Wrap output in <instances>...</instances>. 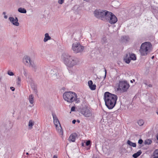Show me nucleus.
<instances>
[{"instance_id":"40","label":"nucleus","mask_w":158,"mask_h":158,"mask_svg":"<svg viewBox=\"0 0 158 158\" xmlns=\"http://www.w3.org/2000/svg\"><path fill=\"white\" fill-rule=\"evenodd\" d=\"M105 75L104 78H105L106 77V69H105Z\"/></svg>"},{"instance_id":"29","label":"nucleus","mask_w":158,"mask_h":158,"mask_svg":"<svg viewBox=\"0 0 158 158\" xmlns=\"http://www.w3.org/2000/svg\"><path fill=\"white\" fill-rule=\"evenodd\" d=\"M23 74L26 77H27V70L24 67L23 68Z\"/></svg>"},{"instance_id":"6","label":"nucleus","mask_w":158,"mask_h":158,"mask_svg":"<svg viewBox=\"0 0 158 158\" xmlns=\"http://www.w3.org/2000/svg\"><path fill=\"white\" fill-rule=\"evenodd\" d=\"M109 11L101 10H96L94 12V15L96 18L103 20L106 19Z\"/></svg>"},{"instance_id":"45","label":"nucleus","mask_w":158,"mask_h":158,"mask_svg":"<svg viewBox=\"0 0 158 158\" xmlns=\"http://www.w3.org/2000/svg\"><path fill=\"white\" fill-rule=\"evenodd\" d=\"M77 122H78V123H80V121L79 120H78L77 119Z\"/></svg>"},{"instance_id":"3","label":"nucleus","mask_w":158,"mask_h":158,"mask_svg":"<svg viewBox=\"0 0 158 158\" xmlns=\"http://www.w3.org/2000/svg\"><path fill=\"white\" fill-rule=\"evenodd\" d=\"M63 98L65 101L69 103H72L74 101L76 103L80 102L77 98V94L74 92H65L63 94Z\"/></svg>"},{"instance_id":"22","label":"nucleus","mask_w":158,"mask_h":158,"mask_svg":"<svg viewBox=\"0 0 158 158\" xmlns=\"http://www.w3.org/2000/svg\"><path fill=\"white\" fill-rule=\"evenodd\" d=\"M18 10L19 12L25 14L27 12V11L25 9L21 7L19 8Z\"/></svg>"},{"instance_id":"25","label":"nucleus","mask_w":158,"mask_h":158,"mask_svg":"<svg viewBox=\"0 0 158 158\" xmlns=\"http://www.w3.org/2000/svg\"><path fill=\"white\" fill-rule=\"evenodd\" d=\"M130 58L131 60H135L136 59V56L135 54L132 53L130 54Z\"/></svg>"},{"instance_id":"43","label":"nucleus","mask_w":158,"mask_h":158,"mask_svg":"<svg viewBox=\"0 0 158 158\" xmlns=\"http://www.w3.org/2000/svg\"><path fill=\"white\" fill-rule=\"evenodd\" d=\"M133 81H135V80L133 79L132 80H131L130 81H131V83H133Z\"/></svg>"},{"instance_id":"31","label":"nucleus","mask_w":158,"mask_h":158,"mask_svg":"<svg viewBox=\"0 0 158 158\" xmlns=\"http://www.w3.org/2000/svg\"><path fill=\"white\" fill-rule=\"evenodd\" d=\"M21 81V79L20 77H18L16 83L18 85H20V82Z\"/></svg>"},{"instance_id":"37","label":"nucleus","mask_w":158,"mask_h":158,"mask_svg":"<svg viewBox=\"0 0 158 158\" xmlns=\"http://www.w3.org/2000/svg\"><path fill=\"white\" fill-rule=\"evenodd\" d=\"M60 127L61 129H60V131L59 132V133H60V135H62L63 134V131H62V128L61 127V126Z\"/></svg>"},{"instance_id":"39","label":"nucleus","mask_w":158,"mask_h":158,"mask_svg":"<svg viewBox=\"0 0 158 158\" xmlns=\"http://www.w3.org/2000/svg\"><path fill=\"white\" fill-rule=\"evenodd\" d=\"M76 120L75 119H74L72 121V123L73 124H75V123L76 122Z\"/></svg>"},{"instance_id":"38","label":"nucleus","mask_w":158,"mask_h":158,"mask_svg":"<svg viewBox=\"0 0 158 158\" xmlns=\"http://www.w3.org/2000/svg\"><path fill=\"white\" fill-rule=\"evenodd\" d=\"M10 89L13 91H14L15 90V88L13 87H11Z\"/></svg>"},{"instance_id":"28","label":"nucleus","mask_w":158,"mask_h":158,"mask_svg":"<svg viewBox=\"0 0 158 158\" xmlns=\"http://www.w3.org/2000/svg\"><path fill=\"white\" fill-rule=\"evenodd\" d=\"M152 142V140L150 139H147L144 141L145 144H149Z\"/></svg>"},{"instance_id":"13","label":"nucleus","mask_w":158,"mask_h":158,"mask_svg":"<svg viewBox=\"0 0 158 158\" xmlns=\"http://www.w3.org/2000/svg\"><path fill=\"white\" fill-rule=\"evenodd\" d=\"M29 67H30L31 69L35 72H36L39 70L38 66L33 62L31 63Z\"/></svg>"},{"instance_id":"35","label":"nucleus","mask_w":158,"mask_h":158,"mask_svg":"<svg viewBox=\"0 0 158 158\" xmlns=\"http://www.w3.org/2000/svg\"><path fill=\"white\" fill-rule=\"evenodd\" d=\"M75 110V107L74 106H72L71 109V111H73Z\"/></svg>"},{"instance_id":"19","label":"nucleus","mask_w":158,"mask_h":158,"mask_svg":"<svg viewBox=\"0 0 158 158\" xmlns=\"http://www.w3.org/2000/svg\"><path fill=\"white\" fill-rule=\"evenodd\" d=\"M142 153V152L141 150L139 151L136 153H134L132 155V156L134 158H137Z\"/></svg>"},{"instance_id":"30","label":"nucleus","mask_w":158,"mask_h":158,"mask_svg":"<svg viewBox=\"0 0 158 158\" xmlns=\"http://www.w3.org/2000/svg\"><path fill=\"white\" fill-rule=\"evenodd\" d=\"M131 60V59L130 58V57H128L127 58L124 59V61L127 64L129 63L130 62Z\"/></svg>"},{"instance_id":"2","label":"nucleus","mask_w":158,"mask_h":158,"mask_svg":"<svg viewBox=\"0 0 158 158\" xmlns=\"http://www.w3.org/2000/svg\"><path fill=\"white\" fill-rule=\"evenodd\" d=\"M63 57L64 64L69 67H72L79 63V58L74 56L64 54H63Z\"/></svg>"},{"instance_id":"52","label":"nucleus","mask_w":158,"mask_h":158,"mask_svg":"<svg viewBox=\"0 0 158 158\" xmlns=\"http://www.w3.org/2000/svg\"><path fill=\"white\" fill-rule=\"evenodd\" d=\"M154 57V56H152V59H153Z\"/></svg>"},{"instance_id":"11","label":"nucleus","mask_w":158,"mask_h":158,"mask_svg":"<svg viewBox=\"0 0 158 158\" xmlns=\"http://www.w3.org/2000/svg\"><path fill=\"white\" fill-rule=\"evenodd\" d=\"M50 74V76L52 77V79L55 80L57 78V75L58 74V73L56 69H51Z\"/></svg>"},{"instance_id":"14","label":"nucleus","mask_w":158,"mask_h":158,"mask_svg":"<svg viewBox=\"0 0 158 158\" xmlns=\"http://www.w3.org/2000/svg\"><path fill=\"white\" fill-rule=\"evenodd\" d=\"M52 115L53 116V122L54 124L55 125L56 127H57L58 126V125L59 124L60 127V122L57 118V116L54 113H52Z\"/></svg>"},{"instance_id":"20","label":"nucleus","mask_w":158,"mask_h":158,"mask_svg":"<svg viewBox=\"0 0 158 158\" xmlns=\"http://www.w3.org/2000/svg\"><path fill=\"white\" fill-rule=\"evenodd\" d=\"M127 144L129 146L133 147H135L136 146V144L135 143H133L129 140H127Z\"/></svg>"},{"instance_id":"34","label":"nucleus","mask_w":158,"mask_h":158,"mask_svg":"<svg viewBox=\"0 0 158 158\" xmlns=\"http://www.w3.org/2000/svg\"><path fill=\"white\" fill-rule=\"evenodd\" d=\"M143 142V140L141 139H140L138 142V143L139 144H142Z\"/></svg>"},{"instance_id":"18","label":"nucleus","mask_w":158,"mask_h":158,"mask_svg":"<svg viewBox=\"0 0 158 158\" xmlns=\"http://www.w3.org/2000/svg\"><path fill=\"white\" fill-rule=\"evenodd\" d=\"M45 37L44 39V42H46L48 40L51 39V37L49 36V34L48 33H46L45 34Z\"/></svg>"},{"instance_id":"12","label":"nucleus","mask_w":158,"mask_h":158,"mask_svg":"<svg viewBox=\"0 0 158 158\" xmlns=\"http://www.w3.org/2000/svg\"><path fill=\"white\" fill-rule=\"evenodd\" d=\"M9 19L10 22L14 25L18 26L19 25V23L18 21V19L17 17H15V19L13 17H10L9 18Z\"/></svg>"},{"instance_id":"33","label":"nucleus","mask_w":158,"mask_h":158,"mask_svg":"<svg viewBox=\"0 0 158 158\" xmlns=\"http://www.w3.org/2000/svg\"><path fill=\"white\" fill-rule=\"evenodd\" d=\"M91 143L90 141V140H88L85 143L86 145L87 146H89L90 145Z\"/></svg>"},{"instance_id":"4","label":"nucleus","mask_w":158,"mask_h":158,"mask_svg":"<svg viewBox=\"0 0 158 158\" xmlns=\"http://www.w3.org/2000/svg\"><path fill=\"white\" fill-rule=\"evenodd\" d=\"M152 45L149 42H145L142 44L139 52L142 56H145L151 50Z\"/></svg>"},{"instance_id":"27","label":"nucleus","mask_w":158,"mask_h":158,"mask_svg":"<svg viewBox=\"0 0 158 158\" xmlns=\"http://www.w3.org/2000/svg\"><path fill=\"white\" fill-rule=\"evenodd\" d=\"M144 123V122L142 119H140L138 122V124L140 126H142Z\"/></svg>"},{"instance_id":"42","label":"nucleus","mask_w":158,"mask_h":158,"mask_svg":"<svg viewBox=\"0 0 158 158\" xmlns=\"http://www.w3.org/2000/svg\"><path fill=\"white\" fill-rule=\"evenodd\" d=\"M53 158H57V156L56 155H54L53 157Z\"/></svg>"},{"instance_id":"41","label":"nucleus","mask_w":158,"mask_h":158,"mask_svg":"<svg viewBox=\"0 0 158 158\" xmlns=\"http://www.w3.org/2000/svg\"><path fill=\"white\" fill-rule=\"evenodd\" d=\"M152 84H150L148 85V87H152Z\"/></svg>"},{"instance_id":"17","label":"nucleus","mask_w":158,"mask_h":158,"mask_svg":"<svg viewBox=\"0 0 158 158\" xmlns=\"http://www.w3.org/2000/svg\"><path fill=\"white\" fill-rule=\"evenodd\" d=\"M88 84L90 89L91 90H94L96 89V85L95 84H93L92 81L90 80L88 81Z\"/></svg>"},{"instance_id":"50","label":"nucleus","mask_w":158,"mask_h":158,"mask_svg":"<svg viewBox=\"0 0 158 158\" xmlns=\"http://www.w3.org/2000/svg\"><path fill=\"white\" fill-rule=\"evenodd\" d=\"M26 154L27 155H28L29 154V153L28 152H27L26 153Z\"/></svg>"},{"instance_id":"5","label":"nucleus","mask_w":158,"mask_h":158,"mask_svg":"<svg viewBox=\"0 0 158 158\" xmlns=\"http://www.w3.org/2000/svg\"><path fill=\"white\" fill-rule=\"evenodd\" d=\"M85 48V47L81 45L79 43H74L72 44V50L74 53H82Z\"/></svg>"},{"instance_id":"1","label":"nucleus","mask_w":158,"mask_h":158,"mask_svg":"<svg viewBox=\"0 0 158 158\" xmlns=\"http://www.w3.org/2000/svg\"><path fill=\"white\" fill-rule=\"evenodd\" d=\"M118 98L117 96L109 92L104 94V100L105 105L109 109H113L115 106Z\"/></svg>"},{"instance_id":"10","label":"nucleus","mask_w":158,"mask_h":158,"mask_svg":"<svg viewBox=\"0 0 158 158\" xmlns=\"http://www.w3.org/2000/svg\"><path fill=\"white\" fill-rule=\"evenodd\" d=\"M81 113L86 117H89L92 116V114L90 110L86 108L82 109Z\"/></svg>"},{"instance_id":"7","label":"nucleus","mask_w":158,"mask_h":158,"mask_svg":"<svg viewBox=\"0 0 158 158\" xmlns=\"http://www.w3.org/2000/svg\"><path fill=\"white\" fill-rule=\"evenodd\" d=\"M130 87L129 84L125 81H119L118 90H120L123 92L127 91Z\"/></svg>"},{"instance_id":"15","label":"nucleus","mask_w":158,"mask_h":158,"mask_svg":"<svg viewBox=\"0 0 158 158\" xmlns=\"http://www.w3.org/2000/svg\"><path fill=\"white\" fill-rule=\"evenodd\" d=\"M77 136V134L75 133H73L71 134L69 138V141L70 142H75L76 138Z\"/></svg>"},{"instance_id":"9","label":"nucleus","mask_w":158,"mask_h":158,"mask_svg":"<svg viewBox=\"0 0 158 158\" xmlns=\"http://www.w3.org/2000/svg\"><path fill=\"white\" fill-rule=\"evenodd\" d=\"M33 62L31 60L30 57L27 56H24L23 59V62L26 65L29 66L31 63Z\"/></svg>"},{"instance_id":"21","label":"nucleus","mask_w":158,"mask_h":158,"mask_svg":"<svg viewBox=\"0 0 158 158\" xmlns=\"http://www.w3.org/2000/svg\"><path fill=\"white\" fill-rule=\"evenodd\" d=\"M34 125V122H33L32 120H30L29 121L28 123V129L31 130L32 129L33 126Z\"/></svg>"},{"instance_id":"36","label":"nucleus","mask_w":158,"mask_h":158,"mask_svg":"<svg viewBox=\"0 0 158 158\" xmlns=\"http://www.w3.org/2000/svg\"><path fill=\"white\" fill-rule=\"evenodd\" d=\"M64 0H59L58 2L60 4H62L64 2Z\"/></svg>"},{"instance_id":"23","label":"nucleus","mask_w":158,"mask_h":158,"mask_svg":"<svg viewBox=\"0 0 158 158\" xmlns=\"http://www.w3.org/2000/svg\"><path fill=\"white\" fill-rule=\"evenodd\" d=\"M34 96L33 94H31L29 96V100L31 104H33L34 102Z\"/></svg>"},{"instance_id":"47","label":"nucleus","mask_w":158,"mask_h":158,"mask_svg":"<svg viewBox=\"0 0 158 158\" xmlns=\"http://www.w3.org/2000/svg\"><path fill=\"white\" fill-rule=\"evenodd\" d=\"M2 78V77L1 76H0V81H1Z\"/></svg>"},{"instance_id":"16","label":"nucleus","mask_w":158,"mask_h":158,"mask_svg":"<svg viewBox=\"0 0 158 158\" xmlns=\"http://www.w3.org/2000/svg\"><path fill=\"white\" fill-rule=\"evenodd\" d=\"M130 38L128 36L123 35L121 38V41L122 43H127L129 42Z\"/></svg>"},{"instance_id":"24","label":"nucleus","mask_w":158,"mask_h":158,"mask_svg":"<svg viewBox=\"0 0 158 158\" xmlns=\"http://www.w3.org/2000/svg\"><path fill=\"white\" fill-rule=\"evenodd\" d=\"M107 42V39L106 37H103L102 38L101 40V42L102 44H106Z\"/></svg>"},{"instance_id":"51","label":"nucleus","mask_w":158,"mask_h":158,"mask_svg":"<svg viewBox=\"0 0 158 158\" xmlns=\"http://www.w3.org/2000/svg\"><path fill=\"white\" fill-rule=\"evenodd\" d=\"M157 140H158V135L157 136Z\"/></svg>"},{"instance_id":"44","label":"nucleus","mask_w":158,"mask_h":158,"mask_svg":"<svg viewBox=\"0 0 158 158\" xmlns=\"http://www.w3.org/2000/svg\"><path fill=\"white\" fill-rule=\"evenodd\" d=\"M4 18L5 19H7V15H5L4 16Z\"/></svg>"},{"instance_id":"26","label":"nucleus","mask_w":158,"mask_h":158,"mask_svg":"<svg viewBox=\"0 0 158 158\" xmlns=\"http://www.w3.org/2000/svg\"><path fill=\"white\" fill-rule=\"evenodd\" d=\"M153 158H158V149L156 150L154 152Z\"/></svg>"},{"instance_id":"48","label":"nucleus","mask_w":158,"mask_h":158,"mask_svg":"<svg viewBox=\"0 0 158 158\" xmlns=\"http://www.w3.org/2000/svg\"><path fill=\"white\" fill-rule=\"evenodd\" d=\"M144 84L146 85H148L146 83H144Z\"/></svg>"},{"instance_id":"46","label":"nucleus","mask_w":158,"mask_h":158,"mask_svg":"<svg viewBox=\"0 0 158 158\" xmlns=\"http://www.w3.org/2000/svg\"><path fill=\"white\" fill-rule=\"evenodd\" d=\"M34 91H35V92H36V93L37 92V90L36 89H34Z\"/></svg>"},{"instance_id":"49","label":"nucleus","mask_w":158,"mask_h":158,"mask_svg":"<svg viewBox=\"0 0 158 158\" xmlns=\"http://www.w3.org/2000/svg\"><path fill=\"white\" fill-rule=\"evenodd\" d=\"M6 14V13L5 12H3V14L5 15Z\"/></svg>"},{"instance_id":"32","label":"nucleus","mask_w":158,"mask_h":158,"mask_svg":"<svg viewBox=\"0 0 158 158\" xmlns=\"http://www.w3.org/2000/svg\"><path fill=\"white\" fill-rule=\"evenodd\" d=\"M7 73L10 76H13L14 75V73L12 72H11L10 71H8Z\"/></svg>"},{"instance_id":"8","label":"nucleus","mask_w":158,"mask_h":158,"mask_svg":"<svg viewBox=\"0 0 158 158\" xmlns=\"http://www.w3.org/2000/svg\"><path fill=\"white\" fill-rule=\"evenodd\" d=\"M107 21H108L111 24H114L118 21L116 17L112 13L109 12L105 19Z\"/></svg>"}]
</instances>
